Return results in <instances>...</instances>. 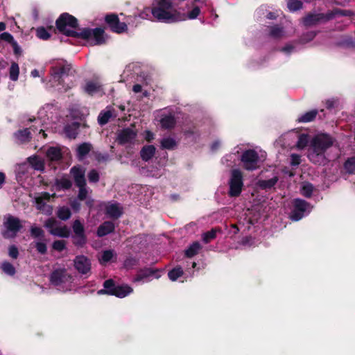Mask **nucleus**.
Listing matches in <instances>:
<instances>
[{"label":"nucleus","mask_w":355,"mask_h":355,"mask_svg":"<svg viewBox=\"0 0 355 355\" xmlns=\"http://www.w3.org/2000/svg\"><path fill=\"white\" fill-rule=\"evenodd\" d=\"M44 112H45V111H44V108L39 111L38 119L35 120V123H39V124L41 123Z\"/></svg>","instance_id":"680f3d73"},{"label":"nucleus","mask_w":355,"mask_h":355,"mask_svg":"<svg viewBox=\"0 0 355 355\" xmlns=\"http://www.w3.org/2000/svg\"><path fill=\"white\" fill-rule=\"evenodd\" d=\"M264 153L260 155L254 150H248L243 152L241 157V161L243 168L248 171L257 169L261 162L265 159Z\"/></svg>","instance_id":"39448f33"},{"label":"nucleus","mask_w":355,"mask_h":355,"mask_svg":"<svg viewBox=\"0 0 355 355\" xmlns=\"http://www.w3.org/2000/svg\"><path fill=\"white\" fill-rule=\"evenodd\" d=\"M79 187L78 198L83 200L86 198L87 191L85 186H78Z\"/></svg>","instance_id":"bf43d9fd"},{"label":"nucleus","mask_w":355,"mask_h":355,"mask_svg":"<svg viewBox=\"0 0 355 355\" xmlns=\"http://www.w3.org/2000/svg\"><path fill=\"white\" fill-rule=\"evenodd\" d=\"M78 125L76 123H73L68 125L64 128V132L69 138H75L78 134Z\"/></svg>","instance_id":"f704fd0d"},{"label":"nucleus","mask_w":355,"mask_h":355,"mask_svg":"<svg viewBox=\"0 0 355 355\" xmlns=\"http://www.w3.org/2000/svg\"><path fill=\"white\" fill-rule=\"evenodd\" d=\"M83 90L91 96H102L105 94L104 85L98 79L86 81Z\"/></svg>","instance_id":"9b49d317"},{"label":"nucleus","mask_w":355,"mask_h":355,"mask_svg":"<svg viewBox=\"0 0 355 355\" xmlns=\"http://www.w3.org/2000/svg\"><path fill=\"white\" fill-rule=\"evenodd\" d=\"M277 177L275 176L267 180H260L257 182V185L263 189H268L272 188L277 182Z\"/></svg>","instance_id":"473e14b6"},{"label":"nucleus","mask_w":355,"mask_h":355,"mask_svg":"<svg viewBox=\"0 0 355 355\" xmlns=\"http://www.w3.org/2000/svg\"><path fill=\"white\" fill-rule=\"evenodd\" d=\"M132 90L135 93H139L141 92L142 88L140 85L137 84L133 86Z\"/></svg>","instance_id":"774afa93"},{"label":"nucleus","mask_w":355,"mask_h":355,"mask_svg":"<svg viewBox=\"0 0 355 355\" xmlns=\"http://www.w3.org/2000/svg\"><path fill=\"white\" fill-rule=\"evenodd\" d=\"M71 173L77 186H85V169L80 166H73Z\"/></svg>","instance_id":"412c9836"},{"label":"nucleus","mask_w":355,"mask_h":355,"mask_svg":"<svg viewBox=\"0 0 355 355\" xmlns=\"http://www.w3.org/2000/svg\"><path fill=\"white\" fill-rule=\"evenodd\" d=\"M56 187L59 189H67L71 186V182L67 177H62L56 180Z\"/></svg>","instance_id":"4c0bfd02"},{"label":"nucleus","mask_w":355,"mask_h":355,"mask_svg":"<svg viewBox=\"0 0 355 355\" xmlns=\"http://www.w3.org/2000/svg\"><path fill=\"white\" fill-rule=\"evenodd\" d=\"M105 21L110 28L115 33H121L128 30L127 24L125 22H120L118 16L116 15H107Z\"/></svg>","instance_id":"dca6fc26"},{"label":"nucleus","mask_w":355,"mask_h":355,"mask_svg":"<svg viewBox=\"0 0 355 355\" xmlns=\"http://www.w3.org/2000/svg\"><path fill=\"white\" fill-rule=\"evenodd\" d=\"M15 138L18 143L26 142L31 138V132L28 128L20 130L15 133Z\"/></svg>","instance_id":"5701e85b"},{"label":"nucleus","mask_w":355,"mask_h":355,"mask_svg":"<svg viewBox=\"0 0 355 355\" xmlns=\"http://www.w3.org/2000/svg\"><path fill=\"white\" fill-rule=\"evenodd\" d=\"M200 248H201L200 244L198 242H195V243H192L189 247V248L185 251V254L188 257H192L194 255H196V254H198V252H199Z\"/></svg>","instance_id":"e433bc0d"},{"label":"nucleus","mask_w":355,"mask_h":355,"mask_svg":"<svg viewBox=\"0 0 355 355\" xmlns=\"http://www.w3.org/2000/svg\"><path fill=\"white\" fill-rule=\"evenodd\" d=\"M35 247L36 248L38 252L42 254H44L46 252V245L45 243L42 241H36L35 243Z\"/></svg>","instance_id":"864d4df0"},{"label":"nucleus","mask_w":355,"mask_h":355,"mask_svg":"<svg viewBox=\"0 0 355 355\" xmlns=\"http://www.w3.org/2000/svg\"><path fill=\"white\" fill-rule=\"evenodd\" d=\"M289 10L294 12L300 10L302 6V3L299 0H289L287 3Z\"/></svg>","instance_id":"a18cd8bd"},{"label":"nucleus","mask_w":355,"mask_h":355,"mask_svg":"<svg viewBox=\"0 0 355 355\" xmlns=\"http://www.w3.org/2000/svg\"><path fill=\"white\" fill-rule=\"evenodd\" d=\"M28 162L30 165L35 170L42 171L44 169V161L37 156L29 157Z\"/></svg>","instance_id":"7c9ffc66"},{"label":"nucleus","mask_w":355,"mask_h":355,"mask_svg":"<svg viewBox=\"0 0 355 355\" xmlns=\"http://www.w3.org/2000/svg\"><path fill=\"white\" fill-rule=\"evenodd\" d=\"M315 36V33H313V32H309V33H307L306 35H304L301 40H302V42L303 44L304 43H307L310 41H311Z\"/></svg>","instance_id":"13d9d810"},{"label":"nucleus","mask_w":355,"mask_h":355,"mask_svg":"<svg viewBox=\"0 0 355 355\" xmlns=\"http://www.w3.org/2000/svg\"><path fill=\"white\" fill-rule=\"evenodd\" d=\"M297 47L296 44H286L284 47L282 49V51L285 54H290L291 53L295 52L297 50Z\"/></svg>","instance_id":"09e8293b"},{"label":"nucleus","mask_w":355,"mask_h":355,"mask_svg":"<svg viewBox=\"0 0 355 355\" xmlns=\"http://www.w3.org/2000/svg\"><path fill=\"white\" fill-rule=\"evenodd\" d=\"M1 268L2 270L8 275L12 276L14 275L15 273V268L11 263L8 262L6 261L2 263Z\"/></svg>","instance_id":"c03bdc74"},{"label":"nucleus","mask_w":355,"mask_h":355,"mask_svg":"<svg viewBox=\"0 0 355 355\" xmlns=\"http://www.w3.org/2000/svg\"><path fill=\"white\" fill-rule=\"evenodd\" d=\"M91 145L88 143H83L77 148V156L79 159H83L90 151Z\"/></svg>","instance_id":"72a5a7b5"},{"label":"nucleus","mask_w":355,"mask_h":355,"mask_svg":"<svg viewBox=\"0 0 355 355\" xmlns=\"http://www.w3.org/2000/svg\"><path fill=\"white\" fill-rule=\"evenodd\" d=\"M71 69L70 64L64 60H58L55 62L51 69V78L49 80L50 86L52 87H58V90H62L60 86L62 85V80Z\"/></svg>","instance_id":"20e7f679"},{"label":"nucleus","mask_w":355,"mask_h":355,"mask_svg":"<svg viewBox=\"0 0 355 355\" xmlns=\"http://www.w3.org/2000/svg\"><path fill=\"white\" fill-rule=\"evenodd\" d=\"M50 279L51 284L62 292L71 291L74 286L73 277L65 269L54 270Z\"/></svg>","instance_id":"7ed1b4c3"},{"label":"nucleus","mask_w":355,"mask_h":355,"mask_svg":"<svg viewBox=\"0 0 355 355\" xmlns=\"http://www.w3.org/2000/svg\"><path fill=\"white\" fill-rule=\"evenodd\" d=\"M36 33L37 37L44 40H48L51 36L50 33L44 27L37 28Z\"/></svg>","instance_id":"49530a36"},{"label":"nucleus","mask_w":355,"mask_h":355,"mask_svg":"<svg viewBox=\"0 0 355 355\" xmlns=\"http://www.w3.org/2000/svg\"><path fill=\"white\" fill-rule=\"evenodd\" d=\"M137 132L133 128H125L120 131L117 136V140L120 144H131L135 141Z\"/></svg>","instance_id":"f3484780"},{"label":"nucleus","mask_w":355,"mask_h":355,"mask_svg":"<svg viewBox=\"0 0 355 355\" xmlns=\"http://www.w3.org/2000/svg\"><path fill=\"white\" fill-rule=\"evenodd\" d=\"M31 234L35 238H40L43 236L44 232L40 227L33 226L31 229Z\"/></svg>","instance_id":"8fccbe9b"},{"label":"nucleus","mask_w":355,"mask_h":355,"mask_svg":"<svg viewBox=\"0 0 355 355\" xmlns=\"http://www.w3.org/2000/svg\"><path fill=\"white\" fill-rule=\"evenodd\" d=\"M334 142L333 138L329 135L321 133L315 135L310 142L308 153L309 160L315 164H324V152Z\"/></svg>","instance_id":"f03ea898"},{"label":"nucleus","mask_w":355,"mask_h":355,"mask_svg":"<svg viewBox=\"0 0 355 355\" xmlns=\"http://www.w3.org/2000/svg\"><path fill=\"white\" fill-rule=\"evenodd\" d=\"M336 14L343 16H350L352 15V12L350 10H338L336 12Z\"/></svg>","instance_id":"69168bd1"},{"label":"nucleus","mask_w":355,"mask_h":355,"mask_svg":"<svg viewBox=\"0 0 355 355\" xmlns=\"http://www.w3.org/2000/svg\"><path fill=\"white\" fill-rule=\"evenodd\" d=\"M293 206L294 207L291 214V218L295 221L302 219L311 211L312 208L309 203L300 199H295Z\"/></svg>","instance_id":"6e6552de"},{"label":"nucleus","mask_w":355,"mask_h":355,"mask_svg":"<svg viewBox=\"0 0 355 355\" xmlns=\"http://www.w3.org/2000/svg\"><path fill=\"white\" fill-rule=\"evenodd\" d=\"M313 192V186L311 184L309 183H304L302 186L301 188V193L306 196L309 197L311 196V193Z\"/></svg>","instance_id":"de8ad7c7"},{"label":"nucleus","mask_w":355,"mask_h":355,"mask_svg":"<svg viewBox=\"0 0 355 355\" xmlns=\"http://www.w3.org/2000/svg\"><path fill=\"white\" fill-rule=\"evenodd\" d=\"M22 227V224L18 218L8 215L4 217L3 236L6 239L16 236L17 232Z\"/></svg>","instance_id":"0eeeda50"},{"label":"nucleus","mask_w":355,"mask_h":355,"mask_svg":"<svg viewBox=\"0 0 355 355\" xmlns=\"http://www.w3.org/2000/svg\"><path fill=\"white\" fill-rule=\"evenodd\" d=\"M114 229V225L112 222L103 223L98 229L97 234L98 236H103L112 232Z\"/></svg>","instance_id":"a878e982"},{"label":"nucleus","mask_w":355,"mask_h":355,"mask_svg":"<svg viewBox=\"0 0 355 355\" xmlns=\"http://www.w3.org/2000/svg\"><path fill=\"white\" fill-rule=\"evenodd\" d=\"M9 256L13 259H16L18 256V250L17 248L12 245L9 248Z\"/></svg>","instance_id":"052dcab7"},{"label":"nucleus","mask_w":355,"mask_h":355,"mask_svg":"<svg viewBox=\"0 0 355 355\" xmlns=\"http://www.w3.org/2000/svg\"><path fill=\"white\" fill-rule=\"evenodd\" d=\"M65 241H55L53 243V248L57 251H62L65 248Z\"/></svg>","instance_id":"5fc2aeb1"},{"label":"nucleus","mask_w":355,"mask_h":355,"mask_svg":"<svg viewBox=\"0 0 355 355\" xmlns=\"http://www.w3.org/2000/svg\"><path fill=\"white\" fill-rule=\"evenodd\" d=\"M344 166L349 173H355V156L349 158L345 162Z\"/></svg>","instance_id":"a19ab883"},{"label":"nucleus","mask_w":355,"mask_h":355,"mask_svg":"<svg viewBox=\"0 0 355 355\" xmlns=\"http://www.w3.org/2000/svg\"><path fill=\"white\" fill-rule=\"evenodd\" d=\"M269 35L274 39H281L288 35L284 29L279 26L270 27Z\"/></svg>","instance_id":"b1692460"},{"label":"nucleus","mask_w":355,"mask_h":355,"mask_svg":"<svg viewBox=\"0 0 355 355\" xmlns=\"http://www.w3.org/2000/svg\"><path fill=\"white\" fill-rule=\"evenodd\" d=\"M46 156L53 161L60 159L62 157L61 148L60 147H50L46 151Z\"/></svg>","instance_id":"c85d7f7f"},{"label":"nucleus","mask_w":355,"mask_h":355,"mask_svg":"<svg viewBox=\"0 0 355 355\" xmlns=\"http://www.w3.org/2000/svg\"><path fill=\"white\" fill-rule=\"evenodd\" d=\"M58 29L67 36L80 37L87 41L89 45H101L107 40L104 31L100 28H85L80 33L76 32L77 19L68 13L62 14L56 20Z\"/></svg>","instance_id":"f257e3e1"},{"label":"nucleus","mask_w":355,"mask_h":355,"mask_svg":"<svg viewBox=\"0 0 355 355\" xmlns=\"http://www.w3.org/2000/svg\"><path fill=\"white\" fill-rule=\"evenodd\" d=\"M292 137L293 139H296L295 146L297 149H304L307 146L309 142V138L306 134H299L297 132L292 130L285 135V138Z\"/></svg>","instance_id":"a211bd4d"},{"label":"nucleus","mask_w":355,"mask_h":355,"mask_svg":"<svg viewBox=\"0 0 355 355\" xmlns=\"http://www.w3.org/2000/svg\"><path fill=\"white\" fill-rule=\"evenodd\" d=\"M88 178H89V182H96L99 180V175L96 171L92 170L88 174Z\"/></svg>","instance_id":"4d7b16f0"},{"label":"nucleus","mask_w":355,"mask_h":355,"mask_svg":"<svg viewBox=\"0 0 355 355\" xmlns=\"http://www.w3.org/2000/svg\"><path fill=\"white\" fill-rule=\"evenodd\" d=\"M73 231L75 234L73 243L75 245L82 246L85 243L86 238L84 234L83 225L79 220H75L73 225Z\"/></svg>","instance_id":"6ab92c4d"},{"label":"nucleus","mask_w":355,"mask_h":355,"mask_svg":"<svg viewBox=\"0 0 355 355\" xmlns=\"http://www.w3.org/2000/svg\"><path fill=\"white\" fill-rule=\"evenodd\" d=\"M105 290H100L98 294L107 293L123 298L133 292V289L127 284L115 285L112 279L104 282Z\"/></svg>","instance_id":"423d86ee"},{"label":"nucleus","mask_w":355,"mask_h":355,"mask_svg":"<svg viewBox=\"0 0 355 355\" xmlns=\"http://www.w3.org/2000/svg\"><path fill=\"white\" fill-rule=\"evenodd\" d=\"M216 232L214 230H212L209 232H207L202 235V240L205 243H209L211 240L214 239L216 237Z\"/></svg>","instance_id":"603ef678"},{"label":"nucleus","mask_w":355,"mask_h":355,"mask_svg":"<svg viewBox=\"0 0 355 355\" xmlns=\"http://www.w3.org/2000/svg\"><path fill=\"white\" fill-rule=\"evenodd\" d=\"M71 207L74 210L78 211L80 208V203L77 200H73Z\"/></svg>","instance_id":"338daca9"},{"label":"nucleus","mask_w":355,"mask_h":355,"mask_svg":"<svg viewBox=\"0 0 355 355\" xmlns=\"http://www.w3.org/2000/svg\"><path fill=\"white\" fill-rule=\"evenodd\" d=\"M51 196L49 193L44 192L37 194L35 198L37 209L48 215L52 213V207L46 204V202L50 200Z\"/></svg>","instance_id":"ddd939ff"},{"label":"nucleus","mask_w":355,"mask_h":355,"mask_svg":"<svg viewBox=\"0 0 355 355\" xmlns=\"http://www.w3.org/2000/svg\"><path fill=\"white\" fill-rule=\"evenodd\" d=\"M160 124L164 128H171L175 124V119L173 116L169 115H162V118L159 120Z\"/></svg>","instance_id":"cd10ccee"},{"label":"nucleus","mask_w":355,"mask_h":355,"mask_svg":"<svg viewBox=\"0 0 355 355\" xmlns=\"http://www.w3.org/2000/svg\"><path fill=\"white\" fill-rule=\"evenodd\" d=\"M58 216L62 220H67L71 216V211L68 207H62L58 210Z\"/></svg>","instance_id":"79ce46f5"},{"label":"nucleus","mask_w":355,"mask_h":355,"mask_svg":"<svg viewBox=\"0 0 355 355\" xmlns=\"http://www.w3.org/2000/svg\"><path fill=\"white\" fill-rule=\"evenodd\" d=\"M155 153V148L152 145L144 146L141 150V157L143 160L148 161L151 159Z\"/></svg>","instance_id":"bb28decb"},{"label":"nucleus","mask_w":355,"mask_h":355,"mask_svg":"<svg viewBox=\"0 0 355 355\" xmlns=\"http://www.w3.org/2000/svg\"><path fill=\"white\" fill-rule=\"evenodd\" d=\"M323 15L320 14L309 15L304 19V23L306 26L313 24L323 19Z\"/></svg>","instance_id":"c9c22d12"},{"label":"nucleus","mask_w":355,"mask_h":355,"mask_svg":"<svg viewBox=\"0 0 355 355\" xmlns=\"http://www.w3.org/2000/svg\"><path fill=\"white\" fill-rule=\"evenodd\" d=\"M101 209H105L106 214L110 218H119L122 214V207L116 202H109L101 205Z\"/></svg>","instance_id":"aec40b11"},{"label":"nucleus","mask_w":355,"mask_h":355,"mask_svg":"<svg viewBox=\"0 0 355 355\" xmlns=\"http://www.w3.org/2000/svg\"><path fill=\"white\" fill-rule=\"evenodd\" d=\"M76 270L81 275H87L91 272L92 263L90 260L84 255L76 257L73 260Z\"/></svg>","instance_id":"f8f14e48"},{"label":"nucleus","mask_w":355,"mask_h":355,"mask_svg":"<svg viewBox=\"0 0 355 355\" xmlns=\"http://www.w3.org/2000/svg\"><path fill=\"white\" fill-rule=\"evenodd\" d=\"M155 275L154 271L150 269H146L139 272L134 278L133 282L141 284L148 282L152 280V277L155 276Z\"/></svg>","instance_id":"4be33fe9"},{"label":"nucleus","mask_w":355,"mask_h":355,"mask_svg":"<svg viewBox=\"0 0 355 355\" xmlns=\"http://www.w3.org/2000/svg\"><path fill=\"white\" fill-rule=\"evenodd\" d=\"M252 239L251 238H245L243 241H242V244L245 246H250L252 244Z\"/></svg>","instance_id":"0e129e2a"},{"label":"nucleus","mask_w":355,"mask_h":355,"mask_svg":"<svg viewBox=\"0 0 355 355\" xmlns=\"http://www.w3.org/2000/svg\"><path fill=\"white\" fill-rule=\"evenodd\" d=\"M19 73V65L15 62H12L9 70L10 78L13 81H16L18 79Z\"/></svg>","instance_id":"58836bf2"},{"label":"nucleus","mask_w":355,"mask_h":355,"mask_svg":"<svg viewBox=\"0 0 355 355\" xmlns=\"http://www.w3.org/2000/svg\"><path fill=\"white\" fill-rule=\"evenodd\" d=\"M183 274V270L180 267H176L168 272V277L171 281H175Z\"/></svg>","instance_id":"ea45409f"},{"label":"nucleus","mask_w":355,"mask_h":355,"mask_svg":"<svg viewBox=\"0 0 355 355\" xmlns=\"http://www.w3.org/2000/svg\"><path fill=\"white\" fill-rule=\"evenodd\" d=\"M229 184L231 196H237L241 193L243 183L242 173L240 170L234 169L232 171Z\"/></svg>","instance_id":"1a4fd4ad"},{"label":"nucleus","mask_w":355,"mask_h":355,"mask_svg":"<svg viewBox=\"0 0 355 355\" xmlns=\"http://www.w3.org/2000/svg\"><path fill=\"white\" fill-rule=\"evenodd\" d=\"M161 145L164 148L172 149L176 146V142L173 138L166 137L162 140Z\"/></svg>","instance_id":"37998d69"},{"label":"nucleus","mask_w":355,"mask_h":355,"mask_svg":"<svg viewBox=\"0 0 355 355\" xmlns=\"http://www.w3.org/2000/svg\"><path fill=\"white\" fill-rule=\"evenodd\" d=\"M112 115L113 114L111 107H107L105 110L102 111L99 114L98 121L101 125H104L108 122Z\"/></svg>","instance_id":"c756f323"},{"label":"nucleus","mask_w":355,"mask_h":355,"mask_svg":"<svg viewBox=\"0 0 355 355\" xmlns=\"http://www.w3.org/2000/svg\"><path fill=\"white\" fill-rule=\"evenodd\" d=\"M144 138L147 141H150L153 139V134L150 131L146 130L144 132Z\"/></svg>","instance_id":"e2e57ef3"},{"label":"nucleus","mask_w":355,"mask_h":355,"mask_svg":"<svg viewBox=\"0 0 355 355\" xmlns=\"http://www.w3.org/2000/svg\"><path fill=\"white\" fill-rule=\"evenodd\" d=\"M301 162V157L297 154L291 155V164L293 166H297Z\"/></svg>","instance_id":"6e6d98bb"},{"label":"nucleus","mask_w":355,"mask_h":355,"mask_svg":"<svg viewBox=\"0 0 355 355\" xmlns=\"http://www.w3.org/2000/svg\"><path fill=\"white\" fill-rule=\"evenodd\" d=\"M285 135H283L280 139V140H282L284 141L283 145L285 147H293L295 146L296 139H293L292 137H288L285 138Z\"/></svg>","instance_id":"3c124183"},{"label":"nucleus","mask_w":355,"mask_h":355,"mask_svg":"<svg viewBox=\"0 0 355 355\" xmlns=\"http://www.w3.org/2000/svg\"><path fill=\"white\" fill-rule=\"evenodd\" d=\"M116 257V254L112 250H107L102 252L101 254L98 257V261L101 264H106L112 261Z\"/></svg>","instance_id":"393cba45"},{"label":"nucleus","mask_w":355,"mask_h":355,"mask_svg":"<svg viewBox=\"0 0 355 355\" xmlns=\"http://www.w3.org/2000/svg\"><path fill=\"white\" fill-rule=\"evenodd\" d=\"M139 18L150 21L155 19L151 14V7H145L138 14L128 17L126 21L130 26L137 27L139 23Z\"/></svg>","instance_id":"2eb2a0df"},{"label":"nucleus","mask_w":355,"mask_h":355,"mask_svg":"<svg viewBox=\"0 0 355 355\" xmlns=\"http://www.w3.org/2000/svg\"><path fill=\"white\" fill-rule=\"evenodd\" d=\"M317 111L316 110H311L309 112H307L301 116H300L297 121L300 123H308L312 121L317 115Z\"/></svg>","instance_id":"2f4dec72"},{"label":"nucleus","mask_w":355,"mask_h":355,"mask_svg":"<svg viewBox=\"0 0 355 355\" xmlns=\"http://www.w3.org/2000/svg\"><path fill=\"white\" fill-rule=\"evenodd\" d=\"M179 12L184 15V19H181L180 21L195 19L200 13V6L189 3L187 4L185 8L180 7Z\"/></svg>","instance_id":"4468645a"},{"label":"nucleus","mask_w":355,"mask_h":355,"mask_svg":"<svg viewBox=\"0 0 355 355\" xmlns=\"http://www.w3.org/2000/svg\"><path fill=\"white\" fill-rule=\"evenodd\" d=\"M45 226L49 229V232L57 236L68 237L70 234L69 229L65 225H60V224L55 219H49Z\"/></svg>","instance_id":"9d476101"}]
</instances>
